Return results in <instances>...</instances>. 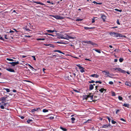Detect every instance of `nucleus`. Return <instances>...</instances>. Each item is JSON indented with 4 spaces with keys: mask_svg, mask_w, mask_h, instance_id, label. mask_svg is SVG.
Listing matches in <instances>:
<instances>
[{
    "mask_svg": "<svg viewBox=\"0 0 131 131\" xmlns=\"http://www.w3.org/2000/svg\"><path fill=\"white\" fill-rule=\"evenodd\" d=\"M118 99L120 100H122L123 99V98L120 96L118 97Z\"/></svg>",
    "mask_w": 131,
    "mask_h": 131,
    "instance_id": "72a5a7b5",
    "label": "nucleus"
},
{
    "mask_svg": "<svg viewBox=\"0 0 131 131\" xmlns=\"http://www.w3.org/2000/svg\"><path fill=\"white\" fill-rule=\"evenodd\" d=\"M91 121V120L90 119H89L87 121L85 122L84 123H90V122Z\"/></svg>",
    "mask_w": 131,
    "mask_h": 131,
    "instance_id": "7c9ffc66",
    "label": "nucleus"
},
{
    "mask_svg": "<svg viewBox=\"0 0 131 131\" xmlns=\"http://www.w3.org/2000/svg\"><path fill=\"white\" fill-rule=\"evenodd\" d=\"M109 126L108 125H103L102 127L104 128H107Z\"/></svg>",
    "mask_w": 131,
    "mask_h": 131,
    "instance_id": "2eb2a0df",
    "label": "nucleus"
},
{
    "mask_svg": "<svg viewBox=\"0 0 131 131\" xmlns=\"http://www.w3.org/2000/svg\"><path fill=\"white\" fill-rule=\"evenodd\" d=\"M117 59H114V62H117Z\"/></svg>",
    "mask_w": 131,
    "mask_h": 131,
    "instance_id": "052dcab7",
    "label": "nucleus"
},
{
    "mask_svg": "<svg viewBox=\"0 0 131 131\" xmlns=\"http://www.w3.org/2000/svg\"><path fill=\"white\" fill-rule=\"evenodd\" d=\"M106 118H107L108 119L109 121V122H110V118L108 117L107 116L106 117Z\"/></svg>",
    "mask_w": 131,
    "mask_h": 131,
    "instance_id": "8fccbe9b",
    "label": "nucleus"
},
{
    "mask_svg": "<svg viewBox=\"0 0 131 131\" xmlns=\"http://www.w3.org/2000/svg\"><path fill=\"white\" fill-rule=\"evenodd\" d=\"M32 121V119H28L27 120V122L28 123H29L30 122H31Z\"/></svg>",
    "mask_w": 131,
    "mask_h": 131,
    "instance_id": "c756f323",
    "label": "nucleus"
},
{
    "mask_svg": "<svg viewBox=\"0 0 131 131\" xmlns=\"http://www.w3.org/2000/svg\"><path fill=\"white\" fill-rule=\"evenodd\" d=\"M46 34V35H49V36H53V35H52V34Z\"/></svg>",
    "mask_w": 131,
    "mask_h": 131,
    "instance_id": "6e6d98bb",
    "label": "nucleus"
},
{
    "mask_svg": "<svg viewBox=\"0 0 131 131\" xmlns=\"http://www.w3.org/2000/svg\"><path fill=\"white\" fill-rule=\"evenodd\" d=\"M76 66L78 67L79 69L80 70V71L81 73L85 72L84 68L81 66L80 64H76Z\"/></svg>",
    "mask_w": 131,
    "mask_h": 131,
    "instance_id": "7ed1b4c3",
    "label": "nucleus"
},
{
    "mask_svg": "<svg viewBox=\"0 0 131 131\" xmlns=\"http://www.w3.org/2000/svg\"><path fill=\"white\" fill-rule=\"evenodd\" d=\"M6 69L8 71H9L10 72H15L14 70V69L11 68H6Z\"/></svg>",
    "mask_w": 131,
    "mask_h": 131,
    "instance_id": "9d476101",
    "label": "nucleus"
},
{
    "mask_svg": "<svg viewBox=\"0 0 131 131\" xmlns=\"http://www.w3.org/2000/svg\"><path fill=\"white\" fill-rule=\"evenodd\" d=\"M93 3L94 4H100V5H101V4H102V3H97V2H96L95 1H94L93 2Z\"/></svg>",
    "mask_w": 131,
    "mask_h": 131,
    "instance_id": "5701e85b",
    "label": "nucleus"
},
{
    "mask_svg": "<svg viewBox=\"0 0 131 131\" xmlns=\"http://www.w3.org/2000/svg\"><path fill=\"white\" fill-rule=\"evenodd\" d=\"M49 46L51 47L54 48V46L52 44H49Z\"/></svg>",
    "mask_w": 131,
    "mask_h": 131,
    "instance_id": "ea45409f",
    "label": "nucleus"
},
{
    "mask_svg": "<svg viewBox=\"0 0 131 131\" xmlns=\"http://www.w3.org/2000/svg\"><path fill=\"white\" fill-rule=\"evenodd\" d=\"M82 42L85 43H86L89 44H91L93 45H95V43L93 42L92 41H91L85 40L83 41Z\"/></svg>",
    "mask_w": 131,
    "mask_h": 131,
    "instance_id": "20e7f679",
    "label": "nucleus"
},
{
    "mask_svg": "<svg viewBox=\"0 0 131 131\" xmlns=\"http://www.w3.org/2000/svg\"><path fill=\"white\" fill-rule=\"evenodd\" d=\"M56 55H53L51 57V58H54L53 57H54V58H56Z\"/></svg>",
    "mask_w": 131,
    "mask_h": 131,
    "instance_id": "79ce46f5",
    "label": "nucleus"
},
{
    "mask_svg": "<svg viewBox=\"0 0 131 131\" xmlns=\"http://www.w3.org/2000/svg\"><path fill=\"white\" fill-rule=\"evenodd\" d=\"M93 85L92 84H91L89 87L90 89V90H92L93 88Z\"/></svg>",
    "mask_w": 131,
    "mask_h": 131,
    "instance_id": "412c9836",
    "label": "nucleus"
},
{
    "mask_svg": "<svg viewBox=\"0 0 131 131\" xmlns=\"http://www.w3.org/2000/svg\"><path fill=\"white\" fill-rule=\"evenodd\" d=\"M6 60H7L9 61H14V60L12 59L8 58H7Z\"/></svg>",
    "mask_w": 131,
    "mask_h": 131,
    "instance_id": "bb28decb",
    "label": "nucleus"
},
{
    "mask_svg": "<svg viewBox=\"0 0 131 131\" xmlns=\"http://www.w3.org/2000/svg\"><path fill=\"white\" fill-rule=\"evenodd\" d=\"M28 66L31 68L32 69H34V68L30 65L29 64H28Z\"/></svg>",
    "mask_w": 131,
    "mask_h": 131,
    "instance_id": "864d4df0",
    "label": "nucleus"
},
{
    "mask_svg": "<svg viewBox=\"0 0 131 131\" xmlns=\"http://www.w3.org/2000/svg\"><path fill=\"white\" fill-rule=\"evenodd\" d=\"M31 57L33 58L34 60L35 61L36 60V58H35V56H31Z\"/></svg>",
    "mask_w": 131,
    "mask_h": 131,
    "instance_id": "a18cd8bd",
    "label": "nucleus"
},
{
    "mask_svg": "<svg viewBox=\"0 0 131 131\" xmlns=\"http://www.w3.org/2000/svg\"><path fill=\"white\" fill-rule=\"evenodd\" d=\"M59 38L68 40L69 39H75V37L74 36H70V34H65L64 35H60L59 36Z\"/></svg>",
    "mask_w": 131,
    "mask_h": 131,
    "instance_id": "f257e3e1",
    "label": "nucleus"
},
{
    "mask_svg": "<svg viewBox=\"0 0 131 131\" xmlns=\"http://www.w3.org/2000/svg\"><path fill=\"white\" fill-rule=\"evenodd\" d=\"M47 31L48 32H53L55 31L54 30H47Z\"/></svg>",
    "mask_w": 131,
    "mask_h": 131,
    "instance_id": "aec40b11",
    "label": "nucleus"
},
{
    "mask_svg": "<svg viewBox=\"0 0 131 131\" xmlns=\"http://www.w3.org/2000/svg\"><path fill=\"white\" fill-rule=\"evenodd\" d=\"M59 50H55L54 51V52H59Z\"/></svg>",
    "mask_w": 131,
    "mask_h": 131,
    "instance_id": "0e129e2a",
    "label": "nucleus"
},
{
    "mask_svg": "<svg viewBox=\"0 0 131 131\" xmlns=\"http://www.w3.org/2000/svg\"><path fill=\"white\" fill-rule=\"evenodd\" d=\"M117 24H118V25H120V23H119V20L118 19H117Z\"/></svg>",
    "mask_w": 131,
    "mask_h": 131,
    "instance_id": "49530a36",
    "label": "nucleus"
},
{
    "mask_svg": "<svg viewBox=\"0 0 131 131\" xmlns=\"http://www.w3.org/2000/svg\"><path fill=\"white\" fill-rule=\"evenodd\" d=\"M111 122L112 124H114L116 123V122L113 120H112Z\"/></svg>",
    "mask_w": 131,
    "mask_h": 131,
    "instance_id": "c9c22d12",
    "label": "nucleus"
},
{
    "mask_svg": "<svg viewBox=\"0 0 131 131\" xmlns=\"http://www.w3.org/2000/svg\"><path fill=\"white\" fill-rule=\"evenodd\" d=\"M39 109H40L39 108H35L34 109H32L31 110V111L32 112H33L35 111H37Z\"/></svg>",
    "mask_w": 131,
    "mask_h": 131,
    "instance_id": "4468645a",
    "label": "nucleus"
},
{
    "mask_svg": "<svg viewBox=\"0 0 131 131\" xmlns=\"http://www.w3.org/2000/svg\"><path fill=\"white\" fill-rule=\"evenodd\" d=\"M93 50H94L96 52L99 53H101V52L100 50H99L97 49H93Z\"/></svg>",
    "mask_w": 131,
    "mask_h": 131,
    "instance_id": "a878e982",
    "label": "nucleus"
},
{
    "mask_svg": "<svg viewBox=\"0 0 131 131\" xmlns=\"http://www.w3.org/2000/svg\"><path fill=\"white\" fill-rule=\"evenodd\" d=\"M60 128L64 131H66L67 130V129H66L61 127H60Z\"/></svg>",
    "mask_w": 131,
    "mask_h": 131,
    "instance_id": "393cba45",
    "label": "nucleus"
},
{
    "mask_svg": "<svg viewBox=\"0 0 131 131\" xmlns=\"http://www.w3.org/2000/svg\"><path fill=\"white\" fill-rule=\"evenodd\" d=\"M13 92H16V91L15 90H13Z\"/></svg>",
    "mask_w": 131,
    "mask_h": 131,
    "instance_id": "774afa93",
    "label": "nucleus"
},
{
    "mask_svg": "<svg viewBox=\"0 0 131 131\" xmlns=\"http://www.w3.org/2000/svg\"><path fill=\"white\" fill-rule=\"evenodd\" d=\"M59 52L60 53H62L63 54H64V53H63L61 51H60V50H59Z\"/></svg>",
    "mask_w": 131,
    "mask_h": 131,
    "instance_id": "680f3d73",
    "label": "nucleus"
},
{
    "mask_svg": "<svg viewBox=\"0 0 131 131\" xmlns=\"http://www.w3.org/2000/svg\"><path fill=\"white\" fill-rule=\"evenodd\" d=\"M95 21V20L94 19H92V23H93Z\"/></svg>",
    "mask_w": 131,
    "mask_h": 131,
    "instance_id": "3c124183",
    "label": "nucleus"
},
{
    "mask_svg": "<svg viewBox=\"0 0 131 131\" xmlns=\"http://www.w3.org/2000/svg\"><path fill=\"white\" fill-rule=\"evenodd\" d=\"M20 118H21V119H23L24 118V117L23 116H22L20 117Z\"/></svg>",
    "mask_w": 131,
    "mask_h": 131,
    "instance_id": "69168bd1",
    "label": "nucleus"
},
{
    "mask_svg": "<svg viewBox=\"0 0 131 131\" xmlns=\"http://www.w3.org/2000/svg\"><path fill=\"white\" fill-rule=\"evenodd\" d=\"M52 16L58 19H63V18L60 16Z\"/></svg>",
    "mask_w": 131,
    "mask_h": 131,
    "instance_id": "6e6552de",
    "label": "nucleus"
},
{
    "mask_svg": "<svg viewBox=\"0 0 131 131\" xmlns=\"http://www.w3.org/2000/svg\"><path fill=\"white\" fill-rule=\"evenodd\" d=\"M14 31H12V30H10V31H9V32L10 33H13V32H14Z\"/></svg>",
    "mask_w": 131,
    "mask_h": 131,
    "instance_id": "e2e57ef3",
    "label": "nucleus"
},
{
    "mask_svg": "<svg viewBox=\"0 0 131 131\" xmlns=\"http://www.w3.org/2000/svg\"><path fill=\"white\" fill-rule=\"evenodd\" d=\"M119 111V110H117L116 112V114H117V113Z\"/></svg>",
    "mask_w": 131,
    "mask_h": 131,
    "instance_id": "4d7b16f0",
    "label": "nucleus"
},
{
    "mask_svg": "<svg viewBox=\"0 0 131 131\" xmlns=\"http://www.w3.org/2000/svg\"><path fill=\"white\" fill-rule=\"evenodd\" d=\"M121 72L124 73H126V71L122 69V70H121Z\"/></svg>",
    "mask_w": 131,
    "mask_h": 131,
    "instance_id": "e433bc0d",
    "label": "nucleus"
},
{
    "mask_svg": "<svg viewBox=\"0 0 131 131\" xmlns=\"http://www.w3.org/2000/svg\"><path fill=\"white\" fill-rule=\"evenodd\" d=\"M95 82V81L93 80H92L90 82V83H93Z\"/></svg>",
    "mask_w": 131,
    "mask_h": 131,
    "instance_id": "13d9d810",
    "label": "nucleus"
},
{
    "mask_svg": "<svg viewBox=\"0 0 131 131\" xmlns=\"http://www.w3.org/2000/svg\"><path fill=\"white\" fill-rule=\"evenodd\" d=\"M27 27H24V28L25 29L26 31H28L29 30V29L27 28Z\"/></svg>",
    "mask_w": 131,
    "mask_h": 131,
    "instance_id": "de8ad7c7",
    "label": "nucleus"
},
{
    "mask_svg": "<svg viewBox=\"0 0 131 131\" xmlns=\"http://www.w3.org/2000/svg\"><path fill=\"white\" fill-rule=\"evenodd\" d=\"M74 91L77 92V93H78L79 92L77 90H74Z\"/></svg>",
    "mask_w": 131,
    "mask_h": 131,
    "instance_id": "338daca9",
    "label": "nucleus"
},
{
    "mask_svg": "<svg viewBox=\"0 0 131 131\" xmlns=\"http://www.w3.org/2000/svg\"><path fill=\"white\" fill-rule=\"evenodd\" d=\"M7 35H5L4 36V37H5V38L6 39H8V38H7Z\"/></svg>",
    "mask_w": 131,
    "mask_h": 131,
    "instance_id": "603ef678",
    "label": "nucleus"
},
{
    "mask_svg": "<svg viewBox=\"0 0 131 131\" xmlns=\"http://www.w3.org/2000/svg\"><path fill=\"white\" fill-rule=\"evenodd\" d=\"M109 84L111 85H112L113 84V82L112 81H110L109 82Z\"/></svg>",
    "mask_w": 131,
    "mask_h": 131,
    "instance_id": "c03bdc74",
    "label": "nucleus"
},
{
    "mask_svg": "<svg viewBox=\"0 0 131 131\" xmlns=\"http://www.w3.org/2000/svg\"><path fill=\"white\" fill-rule=\"evenodd\" d=\"M120 120L121 121H122L124 122H125V120L123 118H121L120 119Z\"/></svg>",
    "mask_w": 131,
    "mask_h": 131,
    "instance_id": "5fc2aeb1",
    "label": "nucleus"
},
{
    "mask_svg": "<svg viewBox=\"0 0 131 131\" xmlns=\"http://www.w3.org/2000/svg\"><path fill=\"white\" fill-rule=\"evenodd\" d=\"M93 95H85L84 96V99L87 100L88 98H90L91 100H92L93 99Z\"/></svg>",
    "mask_w": 131,
    "mask_h": 131,
    "instance_id": "39448f33",
    "label": "nucleus"
},
{
    "mask_svg": "<svg viewBox=\"0 0 131 131\" xmlns=\"http://www.w3.org/2000/svg\"><path fill=\"white\" fill-rule=\"evenodd\" d=\"M101 18L104 21L105 20V19L106 18V16L105 15H102L101 16Z\"/></svg>",
    "mask_w": 131,
    "mask_h": 131,
    "instance_id": "dca6fc26",
    "label": "nucleus"
},
{
    "mask_svg": "<svg viewBox=\"0 0 131 131\" xmlns=\"http://www.w3.org/2000/svg\"><path fill=\"white\" fill-rule=\"evenodd\" d=\"M95 83H99L100 84H101L102 83V82L101 81H96V82H95Z\"/></svg>",
    "mask_w": 131,
    "mask_h": 131,
    "instance_id": "09e8293b",
    "label": "nucleus"
},
{
    "mask_svg": "<svg viewBox=\"0 0 131 131\" xmlns=\"http://www.w3.org/2000/svg\"><path fill=\"white\" fill-rule=\"evenodd\" d=\"M42 111L43 112L46 113L48 112V110L45 109H44Z\"/></svg>",
    "mask_w": 131,
    "mask_h": 131,
    "instance_id": "2f4dec72",
    "label": "nucleus"
},
{
    "mask_svg": "<svg viewBox=\"0 0 131 131\" xmlns=\"http://www.w3.org/2000/svg\"><path fill=\"white\" fill-rule=\"evenodd\" d=\"M0 105H2L4 106L5 107H6L7 106H8L9 105V104L8 103H5L3 102H2L0 103Z\"/></svg>",
    "mask_w": 131,
    "mask_h": 131,
    "instance_id": "1a4fd4ad",
    "label": "nucleus"
},
{
    "mask_svg": "<svg viewBox=\"0 0 131 131\" xmlns=\"http://www.w3.org/2000/svg\"><path fill=\"white\" fill-rule=\"evenodd\" d=\"M9 64H10L13 66H15L16 65L19 64V62L18 61L15 62H9Z\"/></svg>",
    "mask_w": 131,
    "mask_h": 131,
    "instance_id": "423d86ee",
    "label": "nucleus"
},
{
    "mask_svg": "<svg viewBox=\"0 0 131 131\" xmlns=\"http://www.w3.org/2000/svg\"><path fill=\"white\" fill-rule=\"evenodd\" d=\"M4 89L7 92H10V90L9 89H6V88H4Z\"/></svg>",
    "mask_w": 131,
    "mask_h": 131,
    "instance_id": "473e14b6",
    "label": "nucleus"
},
{
    "mask_svg": "<svg viewBox=\"0 0 131 131\" xmlns=\"http://www.w3.org/2000/svg\"><path fill=\"white\" fill-rule=\"evenodd\" d=\"M102 72L104 74L106 77H110L109 76V72L108 71H102Z\"/></svg>",
    "mask_w": 131,
    "mask_h": 131,
    "instance_id": "0eeeda50",
    "label": "nucleus"
},
{
    "mask_svg": "<svg viewBox=\"0 0 131 131\" xmlns=\"http://www.w3.org/2000/svg\"><path fill=\"white\" fill-rule=\"evenodd\" d=\"M34 2V3H36L37 4H40V5H44V4H43V3H42L40 2Z\"/></svg>",
    "mask_w": 131,
    "mask_h": 131,
    "instance_id": "a211bd4d",
    "label": "nucleus"
},
{
    "mask_svg": "<svg viewBox=\"0 0 131 131\" xmlns=\"http://www.w3.org/2000/svg\"><path fill=\"white\" fill-rule=\"evenodd\" d=\"M72 120V123H74V121L75 120V119L74 117H72L71 118Z\"/></svg>",
    "mask_w": 131,
    "mask_h": 131,
    "instance_id": "b1692460",
    "label": "nucleus"
},
{
    "mask_svg": "<svg viewBox=\"0 0 131 131\" xmlns=\"http://www.w3.org/2000/svg\"><path fill=\"white\" fill-rule=\"evenodd\" d=\"M90 76L93 77L98 78L99 77V75L97 74H94L91 75Z\"/></svg>",
    "mask_w": 131,
    "mask_h": 131,
    "instance_id": "9b49d317",
    "label": "nucleus"
},
{
    "mask_svg": "<svg viewBox=\"0 0 131 131\" xmlns=\"http://www.w3.org/2000/svg\"><path fill=\"white\" fill-rule=\"evenodd\" d=\"M110 35L114 37H122L121 35L120 34H118L117 33H115L112 32L110 33Z\"/></svg>",
    "mask_w": 131,
    "mask_h": 131,
    "instance_id": "f03ea898",
    "label": "nucleus"
},
{
    "mask_svg": "<svg viewBox=\"0 0 131 131\" xmlns=\"http://www.w3.org/2000/svg\"><path fill=\"white\" fill-rule=\"evenodd\" d=\"M112 96H115L116 95L115 93L114 92H112Z\"/></svg>",
    "mask_w": 131,
    "mask_h": 131,
    "instance_id": "f704fd0d",
    "label": "nucleus"
},
{
    "mask_svg": "<svg viewBox=\"0 0 131 131\" xmlns=\"http://www.w3.org/2000/svg\"><path fill=\"white\" fill-rule=\"evenodd\" d=\"M49 118L50 119H53L54 118L53 117H49Z\"/></svg>",
    "mask_w": 131,
    "mask_h": 131,
    "instance_id": "bf43d9fd",
    "label": "nucleus"
},
{
    "mask_svg": "<svg viewBox=\"0 0 131 131\" xmlns=\"http://www.w3.org/2000/svg\"><path fill=\"white\" fill-rule=\"evenodd\" d=\"M82 20V19H77L76 21H81Z\"/></svg>",
    "mask_w": 131,
    "mask_h": 131,
    "instance_id": "a19ab883",
    "label": "nucleus"
},
{
    "mask_svg": "<svg viewBox=\"0 0 131 131\" xmlns=\"http://www.w3.org/2000/svg\"><path fill=\"white\" fill-rule=\"evenodd\" d=\"M104 91H106V90L103 88H101L99 90V91L101 93L103 92Z\"/></svg>",
    "mask_w": 131,
    "mask_h": 131,
    "instance_id": "f3484780",
    "label": "nucleus"
},
{
    "mask_svg": "<svg viewBox=\"0 0 131 131\" xmlns=\"http://www.w3.org/2000/svg\"><path fill=\"white\" fill-rule=\"evenodd\" d=\"M123 59L122 58H120L119 59V61L120 62H122L123 61Z\"/></svg>",
    "mask_w": 131,
    "mask_h": 131,
    "instance_id": "4c0bfd02",
    "label": "nucleus"
},
{
    "mask_svg": "<svg viewBox=\"0 0 131 131\" xmlns=\"http://www.w3.org/2000/svg\"><path fill=\"white\" fill-rule=\"evenodd\" d=\"M37 40L38 41H39L40 40H45V38H37Z\"/></svg>",
    "mask_w": 131,
    "mask_h": 131,
    "instance_id": "cd10ccee",
    "label": "nucleus"
},
{
    "mask_svg": "<svg viewBox=\"0 0 131 131\" xmlns=\"http://www.w3.org/2000/svg\"><path fill=\"white\" fill-rule=\"evenodd\" d=\"M6 98L5 97H2L0 99V100H1V101H3L5 100L6 99Z\"/></svg>",
    "mask_w": 131,
    "mask_h": 131,
    "instance_id": "4be33fe9",
    "label": "nucleus"
},
{
    "mask_svg": "<svg viewBox=\"0 0 131 131\" xmlns=\"http://www.w3.org/2000/svg\"><path fill=\"white\" fill-rule=\"evenodd\" d=\"M113 69L115 71H117L120 72H121V70H122V69L120 68H114Z\"/></svg>",
    "mask_w": 131,
    "mask_h": 131,
    "instance_id": "f8f14e48",
    "label": "nucleus"
},
{
    "mask_svg": "<svg viewBox=\"0 0 131 131\" xmlns=\"http://www.w3.org/2000/svg\"><path fill=\"white\" fill-rule=\"evenodd\" d=\"M125 84L128 86H131V83L129 82H126L125 83Z\"/></svg>",
    "mask_w": 131,
    "mask_h": 131,
    "instance_id": "ddd939ff",
    "label": "nucleus"
},
{
    "mask_svg": "<svg viewBox=\"0 0 131 131\" xmlns=\"http://www.w3.org/2000/svg\"><path fill=\"white\" fill-rule=\"evenodd\" d=\"M0 107L1 109H4V106L2 105L0 106Z\"/></svg>",
    "mask_w": 131,
    "mask_h": 131,
    "instance_id": "37998d69",
    "label": "nucleus"
},
{
    "mask_svg": "<svg viewBox=\"0 0 131 131\" xmlns=\"http://www.w3.org/2000/svg\"><path fill=\"white\" fill-rule=\"evenodd\" d=\"M57 43H59V44H65L64 43H63L62 42H59V41H58L57 42Z\"/></svg>",
    "mask_w": 131,
    "mask_h": 131,
    "instance_id": "58836bf2",
    "label": "nucleus"
},
{
    "mask_svg": "<svg viewBox=\"0 0 131 131\" xmlns=\"http://www.w3.org/2000/svg\"><path fill=\"white\" fill-rule=\"evenodd\" d=\"M115 10L116 11L118 12H122V10H119L117 9H115Z\"/></svg>",
    "mask_w": 131,
    "mask_h": 131,
    "instance_id": "c85d7f7f",
    "label": "nucleus"
},
{
    "mask_svg": "<svg viewBox=\"0 0 131 131\" xmlns=\"http://www.w3.org/2000/svg\"><path fill=\"white\" fill-rule=\"evenodd\" d=\"M123 105L125 107H128L129 106V105L128 104H126L124 103V104Z\"/></svg>",
    "mask_w": 131,
    "mask_h": 131,
    "instance_id": "6ab92c4d",
    "label": "nucleus"
}]
</instances>
